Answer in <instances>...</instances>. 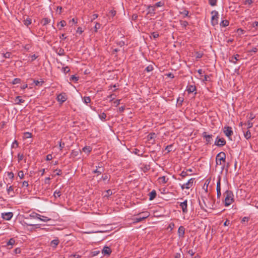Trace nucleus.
Returning a JSON list of instances; mask_svg holds the SVG:
<instances>
[{
    "label": "nucleus",
    "mask_w": 258,
    "mask_h": 258,
    "mask_svg": "<svg viewBox=\"0 0 258 258\" xmlns=\"http://www.w3.org/2000/svg\"><path fill=\"white\" fill-rule=\"evenodd\" d=\"M234 201L233 195L230 191H226L224 194V203L226 206L231 205Z\"/></svg>",
    "instance_id": "nucleus-1"
},
{
    "label": "nucleus",
    "mask_w": 258,
    "mask_h": 258,
    "mask_svg": "<svg viewBox=\"0 0 258 258\" xmlns=\"http://www.w3.org/2000/svg\"><path fill=\"white\" fill-rule=\"evenodd\" d=\"M226 155L224 152H220L216 157V164L223 166L225 162Z\"/></svg>",
    "instance_id": "nucleus-2"
},
{
    "label": "nucleus",
    "mask_w": 258,
    "mask_h": 258,
    "mask_svg": "<svg viewBox=\"0 0 258 258\" xmlns=\"http://www.w3.org/2000/svg\"><path fill=\"white\" fill-rule=\"evenodd\" d=\"M212 18L211 23L213 26H215L218 24V13L216 11H213L211 13Z\"/></svg>",
    "instance_id": "nucleus-3"
},
{
    "label": "nucleus",
    "mask_w": 258,
    "mask_h": 258,
    "mask_svg": "<svg viewBox=\"0 0 258 258\" xmlns=\"http://www.w3.org/2000/svg\"><path fill=\"white\" fill-rule=\"evenodd\" d=\"M223 132L225 135L228 137H230L233 134L232 128L228 126L225 127L223 129Z\"/></svg>",
    "instance_id": "nucleus-4"
},
{
    "label": "nucleus",
    "mask_w": 258,
    "mask_h": 258,
    "mask_svg": "<svg viewBox=\"0 0 258 258\" xmlns=\"http://www.w3.org/2000/svg\"><path fill=\"white\" fill-rule=\"evenodd\" d=\"M13 214L11 212L4 213L2 214V218L6 220H10L13 217Z\"/></svg>",
    "instance_id": "nucleus-5"
},
{
    "label": "nucleus",
    "mask_w": 258,
    "mask_h": 258,
    "mask_svg": "<svg viewBox=\"0 0 258 258\" xmlns=\"http://www.w3.org/2000/svg\"><path fill=\"white\" fill-rule=\"evenodd\" d=\"M193 182H194L193 179L191 178V179H189L187 183H186L185 184H184L182 185V188L189 189L190 187L192 186Z\"/></svg>",
    "instance_id": "nucleus-6"
},
{
    "label": "nucleus",
    "mask_w": 258,
    "mask_h": 258,
    "mask_svg": "<svg viewBox=\"0 0 258 258\" xmlns=\"http://www.w3.org/2000/svg\"><path fill=\"white\" fill-rule=\"evenodd\" d=\"M57 101L62 103L64 102L67 99V97L65 94H60L57 96Z\"/></svg>",
    "instance_id": "nucleus-7"
},
{
    "label": "nucleus",
    "mask_w": 258,
    "mask_h": 258,
    "mask_svg": "<svg viewBox=\"0 0 258 258\" xmlns=\"http://www.w3.org/2000/svg\"><path fill=\"white\" fill-rule=\"evenodd\" d=\"M102 252L104 255H109L111 252V250L109 247L105 246L103 248Z\"/></svg>",
    "instance_id": "nucleus-8"
},
{
    "label": "nucleus",
    "mask_w": 258,
    "mask_h": 258,
    "mask_svg": "<svg viewBox=\"0 0 258 258\" xmlns=\"http://www.w3.org/2000/svg\"><path fill=\"white\" fill-rule=\"evenodd\" d=\"M163 4L160 2L158 3H157L154 7H149V12H151L152 11H154L155 10V8H157L159 7L162 6Z\"/></svg>",
    "instance_id": "nucleus-9"
},
{
    "label": "nucleus",
    "mask_w": 258,
    "mask_h": 258,
    "mask_svg": "<svg viewBox=\"0 0 258 258\" xmlns=\"http://www.w3.org/2000/svg\"><path fill=\"white\" fill-rule=\"evenodd\" d=\"M58 243L59 240L57 239H55L51 241L50 246L52 248H55L56 246L58 244Z\"/></svg>",
    "instance_id": "nucleus-10"
},
{
    "label": "nucleus",
    "mask_w": 258,
    "mask_h": 258,
    "mask_svg": "<svg viewBox=\"0 0 258 258\" xmlns=\"http://www.w3.org/2000/svg\"><path fill=\"white\" fill-rule=\"evenodd\" d=\"M143 214V216H140V218L137 219L138 222L141 221V220L146 218L149 216V214L148 212L144 213Z\"/></svg>",
    "instance_id": "nucleus-11"
},
{
    "label": "nucleus",
    "mask_w": 258,
    "mask_h": 258,
    "mask_svg": "<svg viewBox=\"0 0 258 258\" xmlns=\"http://www.w3.org/2000/svg\"><path fill=\"white\" fill-rule=\"evenodd\" d=\"M178 232L179 236H183L184 234V228L180 226L178 229Z\"/></svg>",
    "instance_id": "nucleus-12"
},
{
    "label": "nucleus",
    "mask_w": 258,
    "mask_h": 258,
    "mask_svg": "<svg viewBox=\"0 0 258 258\" xmlns=\"http://www.w3.org/2000/svg\"><path fill=\"white\" fill-rule=\"evenodd\" d=\"M66 25V21L62 20L60 22H59L57 24V27L59 28V29H61L62 27L65 26Z\"/></svg>",
    "instance_id": "nucleus-13"
},
{
    "label": "nucleus",
    "mask_w": 258,
    "mask_h": 258,
    "mask_svg": "<svg viewBox=\"0 0 258 258\" xmlns=\"http://www.w3.org/2000/svg\"><path fill=\"white\" fill-rule=\"evenodd\" d=\"M180 206L182 209L183 212H186V208H187L186 202L185 201L183 203H181L180 204Z\"/></svg>",
    "instance_id": "nucleus-14"
},
{
    "label": "nucleus",
    "mask_w": 258,
    "mask_h": 258,
    "mask_svg": "<svg viewBox=\"0 0 258 258\" xmlns=\"http://www.w3.org/2000/svg\"><path fill=\"white\" fill-rule=\"evenodd\" d=\"M225 144V141L223 139H219L217 142V145L218 146H223Z\"/></svg>",
    "instance_id": "nucleus-15"
},
{
    "label": "nucleus",
    "mask_w": 258,
    "mask_h": 258,
    "mask_svg": "<svg viewBox=\"0 0 258 258\" xmlns=\"http://www.w3.org/2000/svg\"><path fill=\"white\" fill-rule=\"evenodd\" d=\"M92 150V149L90 147H85L83 149V151L86 153L87 154H88Z\"/></svg>",
    "instance_id": "nucleus-16"
},
{
    "label": "nucleus",
    "mask_w": 258,
    "mask_h": 258,
    "mask_svg": "<svg viewBox=\"0 0 258 258\" xmlns=\"http://www.w3.org/2000/svg\"><path fill=\"white\" fill-rule=\"evenodd\" d=\"M217 195L219 197L221 195V192H220V180H219L217 182Z\"/></svg>",
    "instance_id": "nucleus-17"
},
{
    "label": "nucleus",
    "mask_w": 258,
    "mask_h": 258,
    "mask_svg": "<svg viewBox=\"0 0 258 258\" xmlns=\"http://www.w3.org/2000/svg\"><path fill=\"white\" fill-rule=\"evenodd\" d=\"M38 219H40L41 221H44V222H47L49 220V219L48 218L46 217L43 216H40L39 217H38Z\"/></svg>",
    "instance_id": "nucleus-18"
},
{
    "label": "nucleus",
    "mask_w": 258,
    "mask_h": 258,
    "mask_svg": "<svg viewBox=\"0 0 258 258\" xmlns=\"http://www.w3.org/2000/svg\"><path fill=\"white\" fill-rule=\"evenodd\" d=\"M195 89H196V88L195 86H190L189 87H188L187 90L188 92L191 93V92H193L195 90Z\"/></svg>",
    "instance_id": "nucleus-19"
},
{
    "label": "nucleus",
    "mask_w": 258,
    "mask_h": 258,
    "mask_svg": "<svg viewBox=\"0 0 258 258\" xmlns=\"http://www.w3.org/2000/svg\"><path fill=\"white\" fill-rule=\"evenodd\" d=\"M31 23V20L28 17L26 18V19L24 20V24L25 25L28 26Z\"/></svg>",
    "instance_id": "nucleus-20"
},
{
    "label": "nucleus",
    "mask_w": 258,
    "mask_h": 258,
    "mask_svg": "<svg viewBox=\"0 0 258 258\" xmlns=\"http://www.w3.org/2000/svg\"><path fill=\"white\" fill-rule=\"evenodd\" d=\"M156 196V192L154 191H152L150 194V200H152L154 199Z\"/></svg>",
    "instance_id": "nucleus-21"
},
{
    "label": "nucleus",
    "mask_w": 258,
    "mask_h": 258,
    "mask_svg": "<svg viewBox=\"0 0 258 258\" xmlns=\"http://www.w3.org/2000/svg\"><path fill=\"white\" fill-rule=\"evenodd\" d=\"M229 22L227 20H223L221 22L220 25L223 27H225L228 25Z\"/></svg>",
    "instance_id": "nucleus-22"
},
{
    "label": "nucleus",
    "mask_w": 258,
    "mask_h": 258,
    "mask_svg": "<svg viewBox=\"0 0 258 258\" xmlns=\"http://www.w3.org/2000/svg\"><path fill=\"white\" fill-rule=\"evenodd\" d=\"M156 137V135L154 133L151 134L148 136V139L149 141H151L152 139H154Z\"/></svg>",
    "instance_id": "nucleus-23"
},
{
    "label": "nucleus",
    "mask_w": 258,
    "mask_h": 258,
    "mask_svg": "<svg viewBox=\"0 0 258 258\" xmlns=\"http://www.w3.org/2000/svg\"><path fill=\"white\" fill-rule=\"evenodd\" d=\"M159 181L160 183H165L166 182V179L165 176H162L159 178Z\"/></svg>",
    "instance_id": "nucleus-24"
},
{
    "label": "nucleus",
    "mask_w": 258,
    "mask_h": 258,
    "mask_svg": "<svg viewBox=\"0 0 258 258\" xmlns=\"http://www.w3.org/2000/svg\"><path fill=\"white\" fill-rule=\"evenodd\" d=\"M15 241L13 238H11L10 239L9 242H8V245L12 246L15 244Z\"/></svg>",
    "instance_id": "nucleus-25"
},
{
    "label": "nucleus",
    "mask_w": 258,
    "mask_h": 258,
    "mask_svg": "<svg viewBox=\"0 0 258 258\" xmlns=\"http://www.w3.org/2000/svg\"><path fill=\"white\" fill-rule=\"evenodd\" d=\"M244 135L245 138L247 139H249L251 137L250 133L248 131H247L245 133H244Z\"/></svg>",
    "instance_id": "nucleus-26"
},
{
    "label": "nucleus",
    "mask_w": 258,
    "mask_h": 258,
    "mask_svg": "<svg viewBox=\"0 0 258 258\" xmlns=\"http://www.w3.org/2000/svg\"><path fill=\"white\" fill-rule=\"evenodd\" d=\"M90 101L91 99L89 97H86L84 98V102L86 104H88V103L90 102Z\"/></svg>",
    "instance_id": "nucleus-27"
},
{
    "label": "nucleus",
    "mask_w": 258,
    "mask_h": 258,
    "mask_svg": "<svg viewBox=\"0 0 258 258\" xmlns=\"http://www.w3.org/2000/svg\"><path fill=\"white\" fill-rule=\"evenodd\" d=\"M31 134L29 133H25L24 134L23 137L25 139L31 138Z\"/></svg>",
    "instance_id": "nucleus-28"
},
{
    "label": "nucleus",
    "mask_w": 258,
    "mask_h": 258,
    "mask_svg": "<svg viewBox=\"0 0 258 258\" xmlns=\"http://www.w3.org/2000/svg\"><path fill=\"white\" fill-rule=\"evenodd\" d=\"M49 22V21L48 19L47 18H45L43 20H42V23L45 25H46L47 24H48V23Z\"/></svg>",
    "instance_id": "nucleus-29"
},
{
    "label": "nucleus",
    "mask_w": 258,
    "mask_h": 258,
    "mask_svg": "<svg viewBox=\"0 0 258 258\" xmlns=\"http://www.w3.org/2000/svg\"><path fill=\"white\" fill-rule=\"evenodd\" d=\"M15 101L17 103H19L23 102L24 100L23 99H22L21 98H20V97H17L15 100Z\"/></svg>",
    "instance_id": "nucleus-30"
},
{
    "label": "nucleus",
    "mask_w": 258,
    "mask_h": 258,
    "mask_svg": "<svg viewBox=\"0 0 258 258\" xmlns=\"http://www.w3.org/2000/svg\"><path fill=\"white\" fill-rule=\"evenodd\" d=\"M8 177L10 179L12 180L13 178H14L13 173L12 172H8Z\"/></svg>",
    "instance_id": "nucleus-31"
},
{
    "label": "nucleus",
    "mask_w": 258,
    "mask_h": 258,
    "mask_svg": "<svg viewBox=\"0 0 258 258\" xmlns=\"http://www.w3.org/2000/svg\"><path fill=\"white\" fill-rule=\"evenodd\" d=\"M239 57V55L237 54L232 59H231V61L233 62V63H235L236 60L238 59V57Z\"/></svg>",
    "instance_id": "nucleus-32"
},
{
    "label": "nucleus",
    "mask_w": 258,
    "mask_h": 258,
    "mask_svg": "<svg viewBox=\"0 0 258 258\" xmlns=\"http://www.w3.org/2000/svg\"><path fill=\"white\" fill-rule=\"evenodd\" d=\"M24 174L22 171H20L18 173V176L21 178H23L24 177Z\"/></svg>",
    "instance_id": "nucleus-33"
},
{
    "label": "nucleus",
    "mask_w": 258,
    "mask_h": 258,
    "mask_svg": "<svg viewBox=\"0 0 258 258\" xmlns=\"http://www.w3.org/2000/svg\"><path fill=\"white\" fill-rule=\"evenodd\" d=\"M30 216L32 217H33V218L38 219V217H39L40 215L39 214H36V213H33L32 215H31Z\"/></svg>",
    "instance_id": "nucleus-34"
},
{
    "label": "nucleus",
    "mask_w": 258,
    "mask_h": 258,
    "mask_svg": "<svg viewBox=\"0 0 258 258\" xmlns=\"http://www.w3.org/2000/svg\"><path fill=\"white\" fill-rule=\"evenodd\" d=\"M43 82L41 81V82H39L38 81H35V80H33V83L31 85V86H33L34 84L36 85H38L40 83H42Z\"/></svg>",
    "instance_id": "nucleus-35"
},
{
    "label": "nucleus",
    "mask_w": 258,
    "mask_h": 258,
    "mask_svg": "<svg viewBox=\"0 0 258 258\" xmlns=\"http://www.w3.org/2000/svg\"><path fill=\"white\" fill-rule=\"evenodd\" d=\"M60 196V192L59 191L56 190L54 193V196L56 197H59Z\"/></svg>",
    "instance_id": "nucleus-36"
},
{
    "label": "nucleus",
    "mask_w": 258,
    "mask_h": 258,
    "mask_svg": "<svg viewBox=\"0 0 258 258\" xmlns=\"http://www.w3.org/2000/svg\"><path fill=\"white\" fill-rule=\"evenodd\" d=\"M153 66H149L148 67H147L146 69V71L148 72L151 71L152 70H153Z\"/></svg>",
    "instance_id": "nucleus-37"
},
{
    "label": "nucleus",
    "mask_w": 258,
    "mask_h": 258,
    "mask_svg": "<svg viewBox=\"0 0 258 258\" xmlns=\"http://www.w3.org/2000/svg\"><path fill=\"white\" fill-rule=\"evenodd\" d=\"M106 116V115L104 113H102L99 115V117L101 119H105Z\"/></svg>",
    "instance_id": "nucleus-38"
},
{
    "label": "nucleus",
    "mask_w": 258,
    "mask_h": 258,
    "mask_svg": "<svg viewBox=\"0 0 258 258\" xmlns=\"http://www.w3.org/2000/svg\"><path fill=\"white\" fill-rule=\"evenodd\" d=\"M78 80V78L75 76H72L71 78V80L72 81H77Z\"/></svg>",
    "instance_id": "nucleus-39"
},
{
    "label": "nucleus",
    "mask_w": 258,
    "mask_h": 258,
    "mask_svg": "<svg viewBox=\"0 0 258 258\" xmlns=\"http://www.w3.org/2000/svg\"><path fill=\"white\" fill-rule=\"evenodd\" d=\"M200 79H202L204 82L208 81L209 80V77L208 76L205 75L203 79H202L201 78H200Z\"/></svg>",
    "instance_id": "nucleus-40"
},
{
    "label": "nucleus",
    "mask_w": 258,
    "mask_h": 258,
    "mask_svg": "<svg viewBox=\"0 0 258 258\" xmlns=\"http://www.w3.org/2000/svg\"><path fill=\"white\" fill-rule=\"evenodd\" d=\"M100 27V25L98 23H97L94 27L95 31L96 32L97 29H98Z\"/></svg>",
    "instance_id": "nucleus-41"
},
{
    "label": "nucleus",
    "mask_w": 258,
    "mask_h": 258,
    "mask_svg": "<svg viewBox=\"0 0 258 258\" xmlns=\"http://www.w3.org/2000/svg\"><path fill=\"white\" fill-rule=\"evenodd\" d=\"M18 146V144L16 141H15L12 144V147L15 148L17 147Z\"/></svg>",
    "instance_id": "nucleus-42"
},
{
    "label": "nucleus",
    "mask_w": 258,
    "mask_h": 258,
    "mask_svg": "<svg viewBox=\"0 0 258 258\" xmlns=\"http://www.w3.org/2000/svg\"><path fill=\"white\" fill-rule=\"evenodd\" d=\"M20 82V80L19 79H15L13 82V84H17V83H19Z\"/></svg>",
    "instance_id": "nucleus-43"
},
{
    "label": "nucleus",
    "mask_w": 258,
    "mask_h": 258,
    "mask_svg": "<svg viewBox=\"0 0 258 258\" xmlns=\"http://www.w3.org/2000/svg\"><path fill=\"white\" fill-rule=\"evenodd\" d=\"M209 2L212 6H214L216 4V0H209Z\"/></svg>",
    "instance_id": "nucleus-44"
},
{
    "label": "nucleus",
    "mask_w": 258,
    "mask_h": 258,
    "mask_svg": "<svg viewBox=\"0 0 258 258\" xmlns=\"http://www.w3.org/2000/svg\"><path fill=\"white\" fill-rule=\"evenodd\" d=\"M83 32V30L82 29V28L79 27L78 28L77 31V33H78L79 34H81Z\"/></svg>",
    "instance_id": "nucleus-45"
},
{
    "label": "nucleus",
    "mask_w": 258,
    "mask_h": 258,
    "mask_svg": "<svg viewBox=\"0 0 258 258\" xmlns=\"http://www.w3.org/2000/svg\"><path fill=\"white\" fill-rule=\"evenodd\" d=\"M159 36V34L158 33H157V32H154L152 34V36L154 38H156L157 37H158Z\"/></svg>",
    "instance_id": "nucleus-46"
},
{
    "label": "nucleus",
    "mask_w": 258,
    "mask_h": 258,
    "mask_svg": "<svg viewBox=\"0 0 258 258\" xmlns=\"http://www.w3.org/2000/svg\"><path fill=\"white\" fill-rule=\"evenodd\" d=\"M52 159V155H51V154L48 155L46 157L47 160H50Z\"/></svg>",
    "instance_id": "nucleus-47"
},
{
    "label": "nucleus",
    "mask_w": 258,
    "mask_h": 258,
    "mask_svg": "<svg viewBox=\"0 0 258 258\" xmlns=\"http://www.w3.org/2000/svg\"><path fill=\"white\" fill-rule=\"evenodd\" d=\"M15 252L16 253H20L21 252V249L19 248H17L15 250Z\"/></svg>",
    "instance_id": "nucleus-48"
},
{
    "label": "nucleus",
    "mask_w": 258,
    "mask_h": 258,
    "mask_svg": "<svg viewBox=\"0 0 258 258\" xmlns=\"http://www.w3.org/2000/svg\"><path fill=\"white\" fill-rule=\"evenodd\" d=\"M198 73L201 77H202V74L204 73L202 70H199Z\"/></svg>",
    "instance_id": "nucleus-49"
},
{
    "label": "nucleus",
    "mask_w": 258,
    "mask_h": 258,
    "mask_svg": "<svg viewBox=\"0 0 258 258\" xmlns=\"http://www.w3.org/2000/svg\"><path fill=\"white\" fill-rule=\"evenodd\" d=\"M13 190V188L12 186H10V187H8V192H9V194H10V192Z\"/></svg>",
    "instance_id": "nucleus-50"
},
{
    "label": "nucleus",
    "mask_w": 258,
    "mask_h": 258,
    "mask_svg": "<svg viewBox=\"0 0 258 258\" xmlns=\"http://www.w3.org/2000/svg\"><path fill=\"white\" fill-rule=\"evenodd\" d=\"M69 71H70V69L68 67L63 68V72L64 73H68Z\"/></svg>",
    "instance_id": "nucleus-51"
},
{
    "label": "nucleus",
    "mask_w": 258,
    "mask_h": 258,
    "mask_svg": "<svg viewBox=\"0 0 258 258\" xmlns=\"http://www.w3.org/2000/svg\"><path fill=\"white\" fill-rule=\"evenodd\" d=\"M28 185H29V184H28V182H27V181H24V182H23V186H26V187H27V186H28Z\"/></svg>",
    "instance_id": "nucleus-52"
},
{
    "label": "nucleus",
    "mask_w": 258,
    "mask_h": 258,
    "mask_svg": "<svg viewBox=\"0 0 258 258\" xmlns=\"http://www.w3.org/2000/svg\"><path fill=\"white\" fill-rule=\"evenodd\" d=\"M10 55H11L10 53H9V52H7V53H6L5 54V57H6V58H8V57H10Z\"/></svg>",
    "instance_id": "nucleus-53"
},
{
    "label": "nucleus",
    "mask_w": 258,
    "mask_h": 258,
    "mask_svg": "<svg viewBox=\"0 0 258 258\" xmlns=\"http://www.w3.org/2000/svg\"><path fill=\"white\" fill-rule=\"evenodd\" d=\"M252 26L253 27L258 26V22H255L253 23H252Z\"/></svg>",
    "instance_id": "nucleus-54"
},
{
    "label": "nucleus",
    "mask_w": 258,
    "mask_h": 258,
    "mask_svg": "<svg viewBox=\"0 0 258 258\" xmlns=\"http://www.w3.org/2000/svg\"><path fill=\"white\" fill-rule=\"evenodd\" d=\"M243 30L242 29H238L237 30V32H238V34H243Z\"/></svg>",
    "instance_id": "nucleus-55"
},
{
    "label": "nucleus",
    "mask_w": 258,
    "mask_h": 258,
    "mask_svg": "<svg viewBox=\"0 0 258 258\" xmlns=\"http://www.w3.org/2000/svg\"><path fill=\"white\" fill-rule=\"evenodd\" d=\"M252 3V1L251 0H247L245 2L246 5H250Z\"/></svg>",
    "instance_id": "nucleus-56"
},
{
    "label": "nucleus",
    "mask_w": 258,
    "mask_h": 258,
    "mask_svg": "<svg viewBox=\"0 0 258 258\" xmlns=\"http://www.w3.org/2000/svg\"><path fill=\"white\" fill-rule=\"evenodd\" d=\"M23 156L22 155L19 154L18 155V159L19 160H21L23 159Z\"/></svg>",
    "instance_id": "nucleus-57"
},
{
    "label": "nucleus",
    "mask_w": 258,
    "mask_h": 258,
    "mask_svg": "<svg viewBox=\"0 0 258 258\" xmlns=\"http://www.w3.org/2000/svg\"><path fill=\"white\" fill-rule=\"evenodd\" d=\"M99 251H95L92 252L93 255L95 256L99 253Z\"/></svg>",
    "instance_id": "nucleus-58"
},
{
    "label": "nucleus",
    "mask_w": 258,
    "mask_h": 258,
    "mask_svg": "<svg viewBox=\"0 0 258 258\" xmlns=\"http://www.w3.org/2000/svg\"><path fill=\"white\" fill-rule=\"evenodd\" d=\"M252 123H251V122H248V123H247V126H248V128H250V127H252Z\"/></svg>",
    "instance_id": "nucleus-59"
},
{
    "label": "nucleus",
    "mask_w": 258,
    "mask_h": 258,
    "mask_svg": "<svg viewBox=\"0 0 258 258\" xmlns=\"http://www.w3.org/2000/svg\"><path fill=\"white\" fill-rule=\"evenodd\" d=\"M27 87H28L27 84H24V85H23L21 87V88H22V89H25V88H27Z\"/></svg>",
    "instance_id": "nucleus-60"
},
{
    "label": "nucleus",
    "mask_w": 258,
    "mask_h": 258,
    "mask_svg": "<svg viewBox=\"0 0 258 258\" xmlns=\"http://www.w3.org/2000/svg\"><path fill=\"white\" fill-rule=\"evenodd\" d=\"M230 223V221L229 220H226V221L225 222L224 225L225 226L228 225Z\"/></svg>",
    "instance_id": "nucleus-61"
},
{
    "label": "nucleus",
    "mask_w": 258,
    "mask_h": 258,
    "mask_svg": "<svg viewBox=\"0 0 258 258\" xmlns=\"http://www.w3.org/2000/svg\"><path fill=\"white\" fill-rule=\"evenodd\" d=\"M202 54H201V53H197V57L198 58H200V57H202Z\"/></svg>",
    "instance_id": "nucleus-62"
},
{
    "label": "nucleus",
    "mask_w": 258,
    "mask_h": 258,
    "mask_svg": "<svg viewBox=\"0 0 258 258\" xmlns=\"http://www.w3.org/2000/svg\"><path fill=\"white\" fill-rule=\"evenodd\" d=\"M247 221V218L246 217H244L243 219H242V221Z\"/></svg>",
    "instance_id": "nucleus-63"
},
{
    "label": "nucleus",
    "mask_w": 258,
    "mask_h": 258,
    "mask_svg": "<svg viewBox=\"0 0 258 258\" xmlns=\"http://www.w3.org/2000/svg\"><path fill=\"white\" fill-rule=\"evenodd\" d=\"M254 206L258 208V201L255 203Z\"/></svg>",
    "instance_id": "nucleus-64"
}]
</instances>
